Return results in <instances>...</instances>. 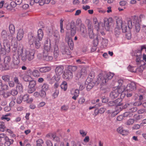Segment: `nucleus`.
<instances>
[{"mask_svg": "<svg viewBox=\"0 0 146 146\" xmlns=\"http://www.w3.org/2000/svg\"><path fill=\"white\" fill-rule=\"evenodd\" d=\"M60 79V76L56 74L53 76L49 80V83L51 84H53L55 81L58 82Z\"/></svg>", "mask_w": 146, "mask_h": 146, "instance_id": "nucleus-17", "label": "nucleus"}, {"mask_svg": "<svg viewBox=\"0 0 146 146\" xmlns=\"http://www.w3.org/2000/svg\"><path fill=\"white\" fill-rule=\"evenodd\" d=\"M121 27L123 32L125 33L126 32L127 29V24L125 22L123 21V24L121 26Z\"/></svg>", "mask_w": 146, "mask_h": 146, "instance_id": "nucleus-38", "label": "nucleus"}, {"mask_svg": "<svg viewBox=\"0 0 146 146\" xmlns=\"http://www.w3.org/2000/svg\"><path fill=\"white\" fill-rule=\"evenodd\" d=\"M1 89L4 90H7L9 89L8 86L6 84H2V86H1Z\"/></svg>", "mask_w": 146, "mask_h": 146, "instance_id": "nucleus-64", "label": "nucleus"}, {"mask_svg": "<svg viewBox=\"0 0 146 146\" xmlns=\"http://www.w3.org/2000/svg\"><path fill=\"white\" fill-rule=\"evenodd\" d=\"M11 58L10 56H6L4 58V63L6 68L5 69L7 68L11 63Z\"/></svg>", "mask_w": 146, "mask_h": 146, "instance_id": "nucleus-19", "label": "nucleus"}, {"mask_svg": "<svg viewBox=\"0 0 146 146\" xmlns=\"http://www.w3.org/2000/svg\"><path fill=\"white\" fill-rule=\"evenodd\" d=\"M9 30L11 34L13 35L15 33V29L14 26L13 25H10L9 26Z\"/></svg>", "mask_w": 146, "mask_h": 146, "instance_id": "nucleus-46", "label": "nucleus"}, {"mask_svg": "<svg viewBox=\"0 0 146 146\" xmlns=\"http://www.w3.org/2000/svg\"><path fill=\"white\" fill-rule=\"evenodd\" d=\"M63 20L62 19H61L60 21V28L61 29L60 32L61 33H63L64 32V29H63Z\"/></svg>", "mask_w": 146, "mask_h": 146, "instance_id": "nucleus-61", "label": "nucleus"}, {"mask_svg": "<svg viewBox=\"0 0 146 146\" xmlns=\"http://www.w3.org/2000/svg\"><path fill=\"white\" fill-rule=\"evenodd\" d=\"M23 36V32L22 29H20L18 31L17 34V38L18 40H20Z\"/></svg>", "mask_w": 146, "mask_h": 146, "instance_id": "nucleus-24", "label": "nucleus"}, {"mask_svg": "<svg viewBox=\"0 0 146 146\" xmlns=\"http://www.w3.org/2000/svg\"><path fill=\"white\" fill-rule=\"evenodd\" d=\"M114 33L116 37H119L121 34L120 27H116L114 30Z\"/></svg>", "mask_w": 146, "mask_h": 146, "instance_id": "nucleus-32", "label": "nucleus"}, {"mask_svg": "<svg viewBox=\"0 0 146 146\" xmlns=\"http://www.w3.org/2000/svg\"><path fill=\"white\" fill-rule=\"evenodd\" d=\"M116 27H120L123 21H122V19L121 17H118L116 19Z\"/></svg>", "mask_w": 146, "mask_h": 146, "instance_id": "nucleus-34", "label": "nucleus"}, {"mask_svg": "<svg viewBox=\"0 0 146 146\" xmlns=\"http://www.w3.org/2000/svg\"><path fill=\"white\" fill-rule=\"evenodd\" d=\"M60 52L63 56L66 58H69L70 54V52L67 46H62L60 48Z\"/></svg>", "mask_w": 146, "mask_h": 146, "instance_id": "nucleus-9", "label": "nucleus"}, {"mask_svg": "<svg viewBox=\"0 0 146 146\" xmlns=\"http://www.w3.org/2000/svg\"><path fill=\"white\" fill-rule=\"evenodd\" d=\"M4 140L5 141V142L4 143V145L5 146H9L11 144H12L13 143V139H9L8 137H6Z\"/></svg>", "mask_w": 146, "mask_h": 146, "instance_id": "nucleus-28", "label": "nucleus"}, {"mask_svg": "<svg viewBox=\"0 0 146 146\" xmlns=\"http://www.w3.org/2000/svg\"><path fill=\"white\" fill-rule=\"evenodd\" d=\"M86 84L87 85V90H90L94 86L95 84L94 81H93L91 78H88L86 82Z\"/></svg>", "mask_w": 146, "mask_h": 146, "instance_id": "nucleus-10", "label": "nucleus"}, {"mask_svg": "<svg viewBox=\"0 0 146 146\" xmlns=\"http://www.w3.org/2000/svg\"><path fill=\"white\" fill-rule=\"evenodd\" d=\"M60 87L62 89L64 90V91H66V90L67 87L66 82L65 81L62 82L60 85Z\"/></svg>", "mask_w": 146, "mask_h": 146, "instance_id": "nucleus-43", "label": "nucleus"}, {"mask_svg": "<svg viewBox=\"0 0 146 146\" xmlns=\"http://www.w3.org/2000/svg\"><path fill=\"white\" fill-rule=\"evenodd\" d=\"M133 106V104L132 103H127L123 106V108H127L129 110H130V112L131 111L132 112H133L137 111V108L135 107L132 108Z\"/></svg>", "mask_w": 146, "mask_h": 146, "instance_id": "nucleus-14", "label": "nucleus"}, {"mask_svg": "<svg viewBox=\"0 0 146 146\" xmlns=\"http://www.w3.org/2000/svg\"><path fill=\"white\" fill-rule=\"evenodd\" d=\"M66 40L67 41L68 44L71 50H72L74 46V43L72 38L68 36L67 35V33H66Z\"/></svg>", "mask_w": 146, "mask_h": 146, "instance_id": "nucleus-13", "label": "nucleus"}, {"mask_svg": "<svg viewBox=\"0 0 146 146\" xmlns=\"http://www.w3.org/2000/svg\"><path fill=\"white\" fill-rule=\"evenodd\" d=\"M23 48L22 47H19L18 49V53L19 55H21L22 54H23Z\"/></svg>", "mask_w": 146, "mask_h": 146, "instance_id": "nucleus-59", "label": "nucleus"}, {"mask_svg": "<svg viewBox=\"0 0 146 146\" xmlns=\"http://www.w3.org/2000/svg\"><path fill=\"white\" fill-rule=\"evenodd\" d=\"M144 16L140 15L139 18L134 16L131 17L127 21V25L129 28H131L132 26L135 25V30L137 33H138L140 30V22L141 21L140 19L144 18Z\"/></svg>", "mask_w": 146, "mask_h": 146, "instance_id": "nucleus-2", "label": "nucleus"}, {"mask_svg": "<svg viewBox=\"0 0 146 146\" xmlns=\"http://www.w3.org/2000/svg\"><path fill=\"white\" fill-rule=\"evenodd\" d=\"M49 87V85L48 84L44 83L42 86L41 90L46 92L48 90Z\"/></svg>", "mask_w": 146, "mask_h": 146, "instance_id": "nucleus-42", "label": "nucleus"}, {"mask_svg": "<svg viewBox=\"0 0 146 146\" xmlns=\"http://www.w3.org/2000/svg\"><path fill=\"white\" fill-rule=\"evenodd\" d=\"M134 122V120L133 119H129L125 123V124L127 125H132Z\"/></svg>", "mask_w": 146, "mask_h": 146, "instance_id": "nucleus-44", "label": "nucleus"}, {"mask_svg": "<svg viewBox=\"0 0 146 146\" xmlns=\"http://www.w3.org/2000/svg\"><path fill=\"white\" fill-rule=\"evenodd\" d=\"M52 49L51 47L50 39H47L45 41L44 45L43 53L52 52Z\"/></svg>", "mask_w": 146, "mask_h": 146, "instance_id": "nucleus-7", "label": "nucleus"}, {"mask_svg": "<svg viewBox=\"0 0 146 146\" xmlns=\"http://www.w3.org/2000/svg\"><path fill=\"white\" fill-rule=\"evenodd\" d=\"M43 53V59L44 60L47 61H50L53 59L52 56L49 55L48 53Z\"/></svg>", "mask_w": 146, "mask_h": 146, "instance_id": "nucleus-27", "label": "nucleus"}, {"mask_svg": "<svg viewBox=\"0 0 146 146\" xmlns=\"http://www.w3.org/2000/svg\"><path fill=\"white\" fill-rule=\"evenodd\" d=\"M8 3L7 0H2L0 1V8H2L3 6L5 7Z\"/></svg>", "mask_w": 146, "mask_h": 146, "instance_id": "nucleus-39", "label": "nucleus"}, {"mask_svg": "<svg viewBox=\"0 0 146 146\" xmlns=\"http://www.w3.org/2000/svg\"><path fill=\"white\" fill-rule=\"evenodd\" d=\"M21 56V58L22 60L23 61H25L27 59V54L26 53V51L25 53L22 54Z\"/></svg>", "mask_w": 146, "mask_h": 146, "instance_id": "nucleus-45", "label": "nucleus"}, {"mask_svg": "<svg viewBox=\"0 0 146 146\" xmlns=\"http://www.w3.org/2000/svg\"><path fill=\"white\" fill-rule=\"evenodd\" d=\"M2 79L5 82H9L10 80V76L7 75L3 76H2Z\"/></svg>", "mask_w": 146, "mask_h": 146, "instance_id": "nucleus-49", "label": "nucleus"}, {"mask_svg": "<svg viewBox=\"0 0 146 146\" xmlns=\"http://www.w3.org/2000/svg\"><path fill=\"white\" fill-rule=\"evenodd\" d=\"M113 76V73L111 72L105 74L103 76L102 74H100L96 82L98 84L100 83L101 85H104L108 80L111 79Z\"/></svg>", "mask_w": 146, "mask_h": 146, "instance_id": "nucleus-3", "label": "nucleus"}, {"mask_svg": "<svg viewBox=\"0 0 146 146\" xmlns=\"http://www.w3.org/2000/svg\"><path fill=\"white\" fill-rule=\"evenodd\" d=\"M123 88L122 87L121 88V86H119V88H113V90L110 94V97L111 99H114L116 98L120 94L121 95H122V93L123 92Z\"/></svg>", "mask_w": 146, "mask_h": 146, "instance_id": "nucleus-5", "label": "nucleus"}, {"mask_svg": "<svg viewBox=\"0 0 146 146\" xmlns=\"http://www.w3.org/2000/svg\"><path fill=\"white\" fill-rule=\"evenodd\" d=\"M73 75L72 72L69 70H67L65 72L62 76L63 78L66 80L71 79L73 77Z\"/></svg>", "mask_w": 146, "mask_h": 146, "instance_id": "nucleus-11", "label": "nucleus"}, {"mask_svg": "<svg viewBox=\"0 0 146 146\" xmlns=\"http://www.w3.org/2000/svg\"><path fill=\"white\" fill-rule=\"evenodd\" d=\"M17 90H19L20 92H22L23 91V87L21 84H18L17 86Z\"/></svg>", "mask_w": 146, "mask_h": 146, "instance_id": "nucleus-55", "label": "nucleus"}, {"mask_svg": "<svg viewBox=\"0 0 146 146\" xmlns=\"http://www.w3.org/2000/svg\"><path fill=\"white\" fill-rule=\"evenodd\" d=\"M77 67L76 66H69L68 68L70 72H74L77 69Z\"/></svg>", "mask_w": 146, "mask_h": 146, "instance_id": "nucleus-53", "label": "nucleus"}, {"mask_svg": "<svg viewBox=\"0 0 146 146\" xmlns=\"http://www.w3.org/2000/svg\"><path fill=\"white\" fill-rule=\"evenodd\" d=\"M13 61L14 64L17 65L19 63V60L17 56L14 55L13 56Z\"/></svg>", "mask_w": 146, "mask_h": 146, "instance_id": "nucleus-35", "label": "nucleus"}, {"mask_svg": "<svg viewBox=\"0 0 146 146\" xmlns=\"http://www.w3.org/2000/svg\"><path fill=\"white\" fill-rule=\"evenodd\" d=\"M11 95H12L13 96H16L18 94V92L17 90L15 89H13L11 90L10 91Z\"/></svg>", "mask_w": 146, "mask_h": 146, "instance_id": "nucleus-60", "label": "nucleus"}, {"mask_svg": "<svg viewBox=\"0 0 146 146\" xmlns=\"http://www.w3.org/2000/svg\"><path fill=\"white\" fill-rule=\"evenodd\" d=\"M70 93L71 94L73 95L72 98L74 100H76L79 95L80 92L79 90L78 89L72 90L71 91Z\"/></svg>", "mask_w": 146, "mask_h": 146, "instance_id": "nucleus-15", "label": "nucleus"}, {"mask_svg": "<svg viewBox=\"0 0 146 146\" xmlns=\"http://www.w3.org/2000/svg\"><path fill=\"white\" fill-rule=\"evenodd\" d=\"M33 75L35 77H38L40 76L39 71L37 70H34L32 72Z\"/></svg>", "mask_w": 146, "mask_h": 146, "instance_id": "nucleus-36", "label": "nucleus"}, {"mask_svg": "<svg viewBox=\"0 0 146 146\" xmlns=\"http://www.w3.org/2000/svg\"><path fill=\"white\" fill-rule=\"evenodd\" d=\"M123 116L124 117H130L132 116V114L130 112H126L123 113Z\"/></svg>", "mask_w": 146, "mask_h": 146, "instance_id": "nucleus-52", "label": "nucleus"}, {"mask_svg": "<svg viewBox=\"0 0 146 146\" xmlns=\"http://www.w3.org/2000/svg\"><path fill=\"white\" fill-rule=\"evenodd\" d=\"M31 70H29L25 72L22 76V78L25 81H29L31 79V77L30 75L31 74Z\"/></svg>", "mask_w": 146, "mask_h": 146, "instance_id": "nucleus-12", "label": "nucleus"}, {"mask_svg": "<svg viewBox=\"0 0 146 146\" xmlns=\"http://www.w3.org/2000/svg\"><path fill=\"white\" fill-rule=\"evenodd\" d=\"M70 34L72 36H74L76 33V28L74 22L71 23L70 25Z\"/></svg>", "mask_w": 146, "mask_h": 146, "instance_id": "nucleus-21", "label": "nucleus"}, {"mask_svg": "<svg viewBox=\"0 0 146 146\" xmlns=\"http://www.w3.org/2000/svg\"><path fill=\"white\" fill-rule=\"evenodd\" d=\"M106 110V109L104 108H101L98 110L96 109L94 111V114L95 115H97L99 113L102 114L105 112Z\"/></svg>", "mask_w": 146, "mask_h": 146, "instance_id": "nucleus-30", "label": "nucleus"}, {"mask_svg": "<svg viewBox=\"0 0 146 146\" xmlns=\"http://www.w3.org/2000/svg\"><path fill=\"white\" fill-rule=\"evenodd\" d=\"M59 52V51L58 44H55L54 52V58H56L58 57Z\"/></svg>", "mask_w": 146, "mask_h": 146, "instance_id": "nucleus-25", "label": "nucleus"}, {"mask_svg": "<svg viewBox=\"0 0 146 146\" xmlns=\"http://www.w3.org/2000/svg\"><path fill=\"white\" fill-rule=\"evenodd\" d=\"M27 59L31 61L34 58V52L32 50L26 51Z\"/></svg>", "mask_w": 146, "mask_h": 146, "instance_id": "nucleus-18", "label": "nucleus"}, {"mask_svg": "<svg viewBox=\"0 0 146 146\" xmlns=\"http://www.w3.org/2000/svg\"><path fill=\"white\" fill-rule=\"evenodd\" d=\"M133 55L135 57V62L137 65H143L145 62L142 60L143 56L140 51H135Z\"/></svg>", "mask_w": 146, "mask_h": 146, "instance_id": "nucleus-4", "label": "nucleus"}, {"mask_svg": "<svg viewBox=\"0 0 146 146\" xmlns=\"http://www.w3.org/2000/svg\"><path fill=\"white\" fill-rule=\"evenodd\" d=\"M93 23L95 25L94 27L98 31L99 29V23L96 17H93Z\"/></svg>", "mask_w": 146, "mask_h": 146, "instance_id": "nucleus-33", "label": "nucleus"}, {"mask_svg": "<svg viewBox=\"0 0 146 146\" xmlns=\"http://www.w3.org/2000/svg\"><path fill=\"white\" fill-rule=\"evenodd\" d=\"M80 72L83 77L86 76L87 75V71L86 67H82Z\"/></svg>", "mask_w": 146, "mask_h": 146, "instance_id": "nucleus-41", "label": "nucleus"}, {"mask_svg": "<svg viewBox=\"0 0 146 146\" xmlns=\"http://www.w3.org/2000/svg\"><path fill=\"white\" fill-rule=\"evenodd\" d=\"M3 47L1 50V53L5 54L6 52H9L11 50V44L7 40H4L3 41Z\"/></svg>", "mask_w": 146, "mask_h": 146, "instance_id": "nucleus-6", "label": "nucleus"}, {"mask_svg": "<svg viewBox=\"0 0 146 146\" xmlns=\"http://www.w3.org/2000/svg\"><path fill=\"white\" fill-rule=\"evenodd\" d=\"M82 76L80 72H77L75 74V78L76 80H78Z\"/></svg>", "mask_w": 146, "mask_h": 146, "instance_id": "nucleus-50", "label": "nucleus"}, {"mask_svg": "<svg viewBox=\"0 0 146 146\" xmlns=\"http://www.w3.org/2000/svg\"><path fill=\"white\" fill-rule=\"evenodd\" d=\"M51 70V68L50 67L45 66L40 68L39 70L41 73H45Z\"/></svg>", "mask_w": 146, "mask_h": 146, "instance_id": "nucleus-29", "label": "nucleus"}, {"mask_svg": "<svg viewBox=\"0 0 146 146\" xmlns=\"http://www.w3.org/2000/svg\"><path fill=\"white\" fill-rule=\"evenodd\" d=\"M43 33L42 30L39 29L37 32V36H35L33 34H30L28 35V42L30 45L35 43V47L38 48L40 46V42L43 37Z\"/></svg>", "mask_w": 146, "mask_h": 146, "instance_id": "nucleus-1", "label": "nucleus"}, {"mask_svg": "<svg viewBox=\"0 0 146 146\" xmlns=\"http://www.w3.org/2000/svg\"><path fill=\"white\" fill-rule=\"evenodd\" d=\"M105 18L104 19V24L105 29L107 30H109L110 27V23L109 20Z\"/></svg>", "mask_w": 146, "mask_h": 146, "instance_id": "nucleus-26", "label": "nucleus"}, {"mask_svg": "<svg viewBox=\"0 0 146 146\" xmlns=\"http://www.w3.org/2000/svg\"><path fill=\"white\" fill-rule=\"evenodd\" d=\"M46 92L41 90L40 93V96L42 98H44L46 96Z\"/></svg>", "mask_w": 146, "mask_h": 146, "instance_id": "nucleus-56", "label": "nucleus"}, {"mask_svg": "<svg viewBox=\"0 0 146 146\" xmlns=\"http://www.w3.org/2000/svg\"><path fill=\"white\" fill-rule=\"evenodd\" d=\"M68 106L63 105L62 106L61 108V110L62 111H66L68 109Z\"/></svg>", "mask_w": 146, "mask_h": 146, "instance_id": "nucleus-58", "label": "nucleus"}, {"mask_svg": "<svg viewBox=\"0 0 146 146\" xmlns=\"http://www.w3.org/2000/svg\"><path fill=\"white\" fill-rule=\"evenodd\" d=\"M5 128V123L3 122H0V131L1 132H3Z\"/></svg>", "mask_w": 146, "mask_h": 146, "instance_id": "nucleus-48", "label": "nucleus"}, {"mask_svg": "<svg viewBox=\"0 0 146 146\" xmlns=\"http://www.w3.org/2000/svg\"><path fill=\"white\" fill-rule=\"evenodd\" d=\"M1 36L2 38L5 40L7 38V33L5 31H3L1 33Z\"/></svg>", "mask_w": 146, "mask_h": 146, "instance_id": "nucleus-47", "label": "nucleus"}, {"mask_svg": "<svg viewBox=\"0 0 146 146\" xmlns=\"http://www.w3.org/2000/svg\"><path fill=\"white\" fill-rule=\"evenodd\" d=\"M139 67L136 68V72L138 73H142L144 68V66L143 65H137Z\"/></svg>", "mask_w": 146, "mask_h": 146, "instance_id": "nucleus-37", "label": "nucleus"}, {"mask_svg": "<svg viewBox=\"0 0 146 146\" xmlns=\"http://www.w3.org/2000/svg\"><path fill=\"white\" fill-rule=\"evenodd\" d=\"M80 31L81 33L84 34L86 32V29L84 24L81 23L80 24Z\"/></svg>", "mask_w": 146, "mask_h": 146, "instance_id": "nucleus-40", "label": "nucleus"}, {"mask_svg": "<svg viewBox=\"0 0 146 146\" xmlns=\"http://www.w3.org/2000/svg\"><path fill=\"white\" fill-rule=\"evenodd\" d=\"M0 95L3 96L4 98H7L10 96L11 93L9 92H5L2 90H0Z\"/></svg>", "mask_w": 146, "mask_h": 146, "instance_id": "nucleus-31", "label": "nucleus"}, {"mask_svg": "<svg viewBox=\"0 0 146 146\" xmlns=\"http://www.w3.org/2000/svg\"><path fill=\"white\" fill-rule=\"evenodd\" d=\"M58 94L59 91L58 90H56L53 94L52 97L54 98H55L58 97Z\"/></svg>", "mask_w": 146, "mask_h": 146, "instance_id": "nucleus-62", "label": "nucleus"}, {"mask_svg": "<svg viewBox=\"0 0 146 146\" xmlns=\"http://www.w3.org/2000/svg\"><path fill=\"white\" fill-rule=\"evenodd\" d=\"M121 100V99H117L114 101H112L110 102V104H111V105L109 104V105L110 106H120L121 104V103L120 102Z\"/></svg>", "mask_w": 146, "mask_h": 146, "instance_id": "nucleus-22", "label": "nucleus"}, {"mask_svg": "<svg viewBox=\"0 0 146 146\" xmlns=\"http://www.w3.org/2000/svg\"><path fill=\"white\" fill-rule=\"evenodd\" d=\"M121 88H123V92L124 91H126L127 92H130L136 89V84L135 83L132 82L128 84L127 86L122 85L121 86Z\"/></svg>", "mask_w": 146, "mask_h": 146, "instance_id": "nucleus-8", "label": "nucleus"}, {"mask_svg": "<svg viewBox=\"0 0 146 146\" xmlns=\"http://www.w3.org/2000/svg\"><path fill=\"white\" fill-rule=\"evenodd\" d=\"M108 41L107 40L103 39L102 41V44L103 47H106L107 46L108 44Z\"/></svg>", "mask_w": 146, "mask_h": 146, "instance_id": "nucleus-57", "label": "nucleus"}, {"mask_svg": "<svg viewBox=\"0 0 146 146\" xmlns=\"http://www.w3.org/2000/svg\"><path fill=\"white\" fill-rule=\"evenodd\" d=\"M29 95L28 94L24 95L23 97H22L23 100L24 101H26L27 102V101L29 98Z\"/></svg>", "mask_w": 146, "mask_h": 146, "instance_id": "nucleus-63", "label": "nucleus"}, {"mask_svg": "<svg viewBox=\"0 0 146 146\" xmlns=\"http://www.w3.org/2000/svg\"><path fill=\"white\" fill-rule=\"evenodd\" d=\"M54 38L55 40V44H58L59 42L60 35L57 31L54 32Z\"/></svg>", "mask_w": 146, "mask_h": 146, "instance_id": "nucleus-23", "label": "nucleus"}, {"mask_svg": "<svg viewBox=\"0 0 146 146\" xmlns=\"http://www.w3.org/2000/svg\"><path fill=\"white\" fill-rule=\"evenodd\" d=\"M36 85V82L33 80L30 81L29 83V88H35Z\"/></svg>", "mask_w": 146, "mask_h": 146, "instance_id": "nucleus-54", "label": "nucleus"}, {"mask_svg": "<svg viewBox=\"0 0 146 146\" xmlns=\"http://www.w3.org/2000/svg\"><path fill=\"white\" fill-rule=\"evenodd\" d=\"M88 26L89 37L90 38H93L94 37V35L92 29V26L90 24H88Z\"/></svg>", "mask_w": 146, "mask_h": 146, "instance_id": "nucleus-20", "label": "nucleus"}, {"mask_svg": "<svg viewBox=\"0 0 146 146\" xmlns=\"http://www.w3.org/2000/svg\"><path fill=\"white\" fill-rule=\"evenodd\" d=\"M64 69V67L62 65L56 66L55 70L56 74L60 76L63 73Z\"/></svg>", "mask_w": 146, "mask_h": 146, "instance_id": "nucleus-16", "label": "nucleus"}, {"mask_svg": "<svg viewBox=\"0 0 146 146\" xmlns=\"http://www.w3.org/2000/svg\"><path fill=\"white\" fill-rule=\"evenodd\" d=\"M128 69L129 71L132 72H136V68L134 67L129 66L128 67Z\"/></svg>", "mask_w": 146, "mask_h": 146, "instance_id": "nucleus-51", "label": "nucleus"}]
</instances>
